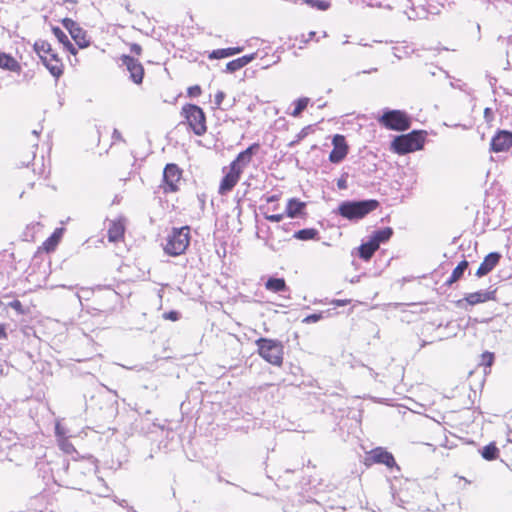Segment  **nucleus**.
<instances>
[{
  "label": "nucleus",
  "instance_id": "nucleus-62",
  "mask_svg": "<svg viewBox=\"0 0 512 512\" xmlns=\"http://www.w3.org/2000/svg\"><path fill=\"white\" fill-rule=\"evenodd\" d=\"M56 433H59V426H56Z\"/></svg>",
  "mask_w": 512,
  "mask_h": 512
},
{
  "label": "nucleus",
  "instance_id": "nucleus-51",
  "mask_svg": "<svg viewBox=\"0 0 512 512\" xmlns=\"http://www.w3.org/2000/svg\"><path fill=\"white\" fill-rule=\"evenodd\" d=\"M112 139L114 141H124L122 134L117 129H114L113 134H112Z\"/></svg>",
  "mask_w": 512,
  "mask_h": 512
},
{
  "label": "nucleus",
  "instance_id": "nucleus-55",
  "mask_svg": "<svg viewBox=\"0 0 512 512\" xmlns=\"http://www.w3.org/2000/svg\"><path fill=\"white\" fill-rule=\"evenodd\" d=\"M7 333L5 331L4 325L0 324V339H6Z\"/></svg>",
  "mask_w": 512,
  "mask_h": 512
},
{
  "label": "nucleus",
  "instance_id": "nucleus-20",
  "mask_svg": "<svg viewBox=\"0 0 512 512\" xmlns=\"http://www.w3.org/2000/svg\"><path fill=\"white\" fill-rule=\"evenodd\" d=\"M243 46L215 49L209 54L210 59H223L243 52Z\"/></svg>",
  "mask_w": 512,
  "mask_h": 512
},
{
  "label": "nucleus",
  "instance_id": "nucleus-36",
  "mask_svg": "<svg viewBox=\"0 0 512 512\" xmlns=\"http://www.w3.org/2000/svg\"><path fill=\"white\" fill-rule=\"evenodd\" d=\"M321 319H323V312L313 313V314L306 316L303 319V323H306V324L316 323V322L320 321Z\"/></svg>",
  "mask_w": 512,
  "mask_h": 512
},
{
  "label": "nucleus",
  "instance_id": "nucleus-17",
  "mask_svg": "<svg viewBox=\"0 0 512 512\" xmlns=\"http://www.w3.org/2000/svg\"><path fill=\"white\" fill-rule=\"evenodd\" d=\"M52 33L69 53H71L72 55L77 54V49L71 43L68 36L65 34V32L60 27L53 26Z\"/></svg>",
  "mask_w": 512,
  "mask_h": 512
},
{
  "label": "nucleus",
  "instance_id": "nucleus-15",
  "mask_svg": "<svg viewBox=\"0 0 512 512\" xmlns=\"http://www.w3.org/2000/svg\"><path fill=\"white\" fill-rule=\"evenodd\" d=\"M502 255L499 252H490L481 262L475 275L478 278L488 275L500 262Z\"/></svg>",
  "mask_w": 512,
  "mask_h": 512
},
{
  "label": "nucleus",
  "instance_id": "nucleus-13",
  "mask_svg": "<svg viewBox=\"0 0 512 512\" xmlns=\"http://www.w3.org/2000/svg\"><path fill=\"white\" fill-rule=\"evenodd\" d=\"M241 174L242 172L238 168H235V164H230L229 171L224 175L220 182L219 194L225 195L231 191L238 183Z\"/></svg>",
  "mask_w": 512,
  "mask_h": 512
},
{
  "label": "nucleus",
  "instance_id": "nucleus-18",
  "mask_svg": "<svg viewBox=\"0 0 512 512\" xmlns=\"http://www.w3.org/2000/svg\"><path fill=\"white\" fill-rule=\"evenodd\" d=\"M124 232V225L120 221H111L107 232L109 242L115 243L119 241L123 238Z\"/></svg>",
  "mask_w": 512,
  "mask_h": 512
},
{
  "label": "nucleus",
  "instance_id": "nucleus-34",
  "mask_svg": "<svg viewBox=\"0 0 512 512\" xmlns=\"http://www.w3.org/2000/svg\"><path fill=\"white\" fill-rule=\"evenodd\" d=\"M243 68L239 58L234 59L226 64V72L234 73Z\"/></svg>",
  "mask_w": 512,
  "mask_h": 512
},
{
  "label": "nucleus",
  "instance_id": "nucleus-41",
  "mask_svg": "<svg viewBox=\"0 0 512 512\" xmlns=\"http://www.w3.org/2000/svg\"><path fill=\"white\" fill-rule=\"evenodd\" d=\"M99 500L101 501L100 505L101 508L105 509H113V507L110 506V504H116V502L108 497H100Z\"/></svg>",
  "mask_w": 512,
  "mask_h": 512
},
{
  "label": "nucleus",
  "instance_id": "nucleus-63",
  "mask_svg": "<svg viewBox=\"0 0 512 512\" xmlns=\"http://www.w3.org/2000/svg\"><path fill=\"white\" fill-rule=\"evenodd\" d=\"M77 298L79 299V301L81 300V297L79 294H76Z\"/></svg>",
  "mask_w": 512,
  "mask_h": 512
},
{
  "label": "nucleus",
  "instance_id": "nucleus-48",
  "mask_svg": "<svg viewBox=\"0 0 512 512\" xmlns=\"http://www.w3.org/2000/svg\"><path fill=\"white\" fill-rule=\"evenodd\" d=\"M130 51L131 53H134L136 55H140L142 52V47L137 43H132L130 45Z\"/></svg>",
  "mask_w": 512,
  "mask_h": 512
},
{
  "label": "nucleus",
  "instance_id": "nucleus-14",
  "mask_svg": "<svg viewBox=\"0 0 512 512\" xmlns=\"http://www.w3.org/2000/svg\"><path fill=\"white\" fill-rule=\"evenodd\" d=\"M259 149V143L251 144L245 150L241 151L230 164H235V168L243 172L244 168L251 162L252 157L257 154Z\"/></svg>",
  "mask_w": 512,
  "mask_h": 512
},
{
  "label": "nucleus",
  "instance_id": "nucleus-50",
  "mask_svg": "<svg viewBox=\"0 0 512 512\" xmlns=\"http://www.w3.org/2000/svg\"><path fill=\"white\" fill-rule=\"evenodd\" d=\"M47 60L56 63V60H61V59L58 57V54L55 53L53 51V49H51V52L47 54Z\"/></svg>",
  "mask_w": 512,
  "mask_h": 512
},
{
  "label": "nucleus",
  "instance_id": "nucleus-56",
  "mask_svg": "<svg viewBox=\"0 0 512 512\" xmlns=\"http://www.w3.org/2000/svg\"><path fill=\"white\" fill-rule=\"evenodd\" d=\"M316 33L314 31H311L309 34H308V39L305 40V42L307 43L308 41L312 40L314 37H315Z\"/></svg>",
  "mask_w": 512,
  "mask_h": 512
},
{
  "label": "nucleus",
  "instance_id": "nucleus-59",
  "mask_svg": "<svg viewBox=\"0 0 512 512\" xmlns=\"http://www.w3.org/2000/svg\"><path fill=\"white\" fill-rule=\"evenodd\" d=\"M374 71H377V68H373V69L368 70V71H363V73H370V72H374Z\"/></svg>",
  "mask_w": 512,
  "mask_h": 512
},
{
  "label": "nucleus",
  "instance_id": "nucleus-60",
  "mask_svg": "<svg viewBox=\"0 0 512 512\" xmlns=\"http://www.w3.org/2000/svg\"><path fill=\"white\" fill-rule=\"evenodd\" d=\"M32 133H33L34 135H38V133H39V132H38L37 130H33V132H32Z\"/></svg>",
  "mask_w": 512,
  "mask_h": 512
},
{
  "label": "nucleus",
  "instance_id": "nucleus-9",
  "mask_svg": "<svg viewBox=\"0 0 512 512\" xmlns=\"http://www.w3.org/2000/svg\"><path fill=\"white\" fill-rule=\"evenodd\" d=\"M181 179V170L176 164L169 163L163 171L162 188L165 193L176 192L178 190V182Z\"/></svg>",
  "mask_w": 512,
  "mask_h": 512
},
{
  "label": "nucleus",
  "instance_id": "nucleus-40",
  "mask_svg": "<svg viewBox=\"0 0 512 512\" xmlns=\"http://www.w3.org/2000/svg\"><path fill=\"white\" fill-rule=\"evenodd\" d=\"M256 56H257V53H251V54H247L242 57H239V59L241 61L242 66L245 67L247 64L252 62L256 58Z\"/></svg>",
  "mask_w": 512,
  "mask_h": 512
},
{
  "label": "nucleus",
  "instance_id": "nucleus-21",
  "mask_svg": "<svg viewBox=\"0 0 512 512\" xmlns=\"http://www.w3.org/2000/svg\"><path fill=\"white\" fill-rule=\"evenodd\" d=\"M0 68L12 72H20L21 70V66L15 58L2 52H0Z\"/></svg>",
  "mask_w": 512,
  "mask_h": 512
},
{
  "label": "nucleus",
  "instance_id": "nucleus-28",
  "mask_svg": "<svg viewBox=\"0 0 512 512\" xmlns=\"http://www.w3.org/2000/svg\"><path fill=\"white\" fill-rule=\"evenodd\" d=\"M319 232L315 228H304L296 231L293 238L301 241L318 239Z\"/></svg>",
  "mask_w": 512,
  "mask_h": 512
},
{
  "label": "nucleus",
  "instance_id": "nucleus-19",
  "mask_svg": "<svg viewBox=\"0 0 512 512\" xmlns=\"http://www.w3.org/2000/svg\"><path fill=\"white\" fill-rule=\"evenodd\" d=\"M393 235V229L391 227H384L378 230H375L371 236L370 240L379 248L382 243L387 242Z\"/></svg>",
  "mask_w": 512,
  "mask_h": 512
},
{
  "label": "nucleus",
  "instance_id": "nucleus-37",
  "mask_svg": "<svg viewBox=\"0 0 512 512\" xmlns=\"http://www.w3.org/2000/svg\"><path fill=\"white\" fill-rule=\"evenodd\" d=\"M305 500V502L309 505H311V507L309 508L310 510H315L317 511L320 507V504L319 502L315 501V500H311V499H306L304 496H299L298 498V502L299 504L301 505L302 502Z\"/></svg>",
  "mask_w": 512,
  "mask_h": 512
},
{
  "label": "nucleus",
  "instance_id": "nucleus-61",
  "mask_svg": "<svg viewBox=\"0 0 512 512\" xmlns=\"http://www.w3.org/2000/svg\"><path fill=\"white\" fill-rule=\"evenodd\" d=\"M324 106H325V103L320 104L318 107H319V108H322V107H324Z\"/></svg>",
  "mask_w": 512,
  "mask_h": 512
},
{
  "label": "nucleus",
  "instance_id": "nucleus-53",
  "mask_svg": "<svg viewBox=\"0 0 512 512\" xmlns=\"http://www.w3.org/2000/svg\"><path fill=\"white\" fill-rule=\"evenodd\" d=\"M279 198H280V196H279V195L274 194V195H271V196L266 197V202H267V203H273V202L278 201V200H279Z\"/></svg>",
  "mask_w": 512,
  "mask_h": 512
},
{
  "label": "nucleus",
  "instance_id": "nucleus-16",
  "mask_svg": "<svg viewBox=\"0 0 512 512\" xmlns=\"http://www.w3.org/2000/svg\"><path fill=\"white\" fill-rule=\"evenodd\" d=\"M305 207V202H302L297 198H291L288 200L285 212L288 217L296 218L304 213Z\"/></svg>",
  "mask_w": 512,
  "mask_h": 512
},
{
  "label": "nucleus",
  "instance_id": "nucleus-24",
  "mask_svg": "<svg viewBox=\"0 0 512 512\" xmlns=\"http://www.w3.org/2000/svg\"><path fill=\"white\" fill-rule=\"evenodd\" d=\"M469 267V262L467 260H462L458 263V265L454 268L452 271L450 277L446 280V285H452L453 283L457 282L459 279H461L465 273V271Z\"/></svg>",
  "mask_w": 512,
  "mask_h": 512
},
{
  "label": "nucleus",
  "instance_id": "nucleus-45",
  "mask_svg": "<svg viewBox=\"0 0 512 512\" xmlns=\"http://www.w3.org/2000/svg\"><path fill=\"white\" fill-rule=\"evenodd\" d=\"M484 118H485L486 122H488V123L493 121L494 113H493V110L491 108L486 107L484 109Z\"/></svg>",
  "mask_w": 512,
  "mask_h": 512
},
{
  "label": "nucleus",
  "instance_id": "nucleus-8",
  "mask_svg": "<svg viewBox=\"0 0 512 512\" xmlns=\"http://www.w3.org/2000/svg\"><path fill=\"white\" fill-rule=\"evenodd\" d=\"M373 463L383 464L389 469L396 468L400 470L392 453L383 447H376L366 454L365 464L370 465Z\"/></svg>",
  "mask_w": 512,
  "mask_h": 512
},
{
  "label": "nucleus",
  "instance_id": "nucleus-44",
  "mask_svg": "<svg viewBox=\"0 0 512 512\" xmlns=\"http://www.w3.org/2000/svg\"><path fill=\"white\" fill-rule=\"evenodd\" d=\"M225 98V93L223 91H218L215 95V108H220V105L222 104L223 100Z\"/></svg>",
  "mask_w": 512,
  "mask_h": 512
},
{
  "label": "nucleus",
  "instance_id": "nucleus-49",
  "mask_svg": "<svg viewBox=\"0 0 512 512\" xmlns=\"http://www.w3.org/2000/svg\"><path fill=\"white\" fill-rule=\"evenodd\" d=\"M9 305H10V307H12L13 309L17 310L18 312H20V313L23 312L22 304H21V302L19 300H14Z\"/></svg>",
  "mask_w": 512,
  "mask_h": 512
},
{
  "label": "nucleus",
  "instance_id": "nucleus-12",
  "mask_svg": "<svg viewBox=\"0 0 512 512\" xmlns=\"http://www.w3.org/2000/svg\"><path fill=\"white\" fill-rule=\"evenodd\" d=\"M333 149L329 154V161L332 163H340L348 153V145L345 137L336 134L332 138Z\"/></svg>",
  "mask_w": 512,
  "mask_h": 512
},
{
  "label": "nucleus",
  "instance_id": "nucleus-57",
  "mask_svg": "<svg viewBox=\"0 0 512 512\" xmlns=\"http://www.w3.org/2000/svg\"><path fill=\"white\" fill-rule=\"evenodd\" d=\"M62 467H63V469H65V470H66V469H68V467H69V463L67 462V460H65V459H63V460H62Z\"/></svg>",
  "mask_w": 512,
  "mask_h": 512
},
{
  "label": "nucleus",
  "instance_id": "nucleus-35",
  "mask_svg": "<svg viewBox=\"0 0 512 512\" xmlns=\"http://www.w3.org/2000/svg\"><path fill=\"white\" fill-rule=\"evenodd\" d=\"M61 23H62L63 27L69 32V34L71 32H73V30L76 29V27L79 25L78 23H76L74 20H72L70 18L62 19Z\"/></svg>",
  "mask_w": 512,
  "mask_h": 512
},
{
  "label": "nucleus",
  "instance_id": "nucleus-39",
  "mask_svg": "<svg viewBox=\"0 0 512 512\" xmlns=\"http://www.w3.org/2000/svg\"><path fill=\"white\" fill-rule=\"evenodd\" d=\"M347 178H348V173H343L341 175V177L337 180V187H338V189H340V190L347 189V187H348V185H347Z\"/></svg>",
  "mask_w": 512,
  "mask_h": 512
},
{
  "label": "nucleus",
  "instance_id": "nucleus-26",
  "mask_svg": "<svg viewBox=\"0 0 512 512\" xmlns=\"http://www.w3.org/2000/svg\"><path fill=\"white\" fill-rule=\"evenodd\" d=\"M44 66L48 69L52 76L58 79L63 74V64L61 60H56V63L47 60V56L41 59Z\"/></svg>",
  "mask_w": 512,
  "mask_h": 512
},
{
  "label": "nucleus",
  "instance_id": "nucleus-10",
  "mask_svg": "<svg viewBox=\"0 0 512 512\" xmlns=\"http://www.w3.org/2000/svg\"><path fill=\"white\" fill-rule=\"evenodd\" d=\"M512 147V131L499 129L490 141V150L499 153Z\"/></svg>",
  "mask_w": 512,
  "mask_h": 512
},
{
  "label": "nucleus",
  "instance_id": "nucleus-5",
  "mask_svg": "<svg viewBox=\"0 0 512 512\" xmlns=\"http://www.w3.org/2000/svg\"><path fill=\"white\" fill-rule=\"evenodd\" d=\"M378 122L393 131H406L411 126V118L402 110L385 109Z\"/></svg>",
  "mask_w": 512,
  "mask_h": 512
},
{
  "label": "nucleus",
  "instance_id": "nucleus-47",
  "mask_svg": "<svg viewBox=\"0 0 512 512\" xmlns=\"http://www.w3.org/2000/svg\"><path fill=\"white\" fill-rule=\"evenodd\" d=\"M290 474H292V471H291V470H289V469H287V470L284 472V475H282V476H280V477L278 478V480H277V486H279V487H280V486L286 487V486L284 485V481H285V479H284V478H285V476H289Z\"/></svg>",
  "mask_w": 512,
  "mask_h": 512
},
{
  "label": "nucleus",
  "instance_id": "nucleus-46",
  "mask_svg": "<svg viewBox=\"0 0 512 512\" xmlns=\"http://www.w3.org/2000/svg\"><path fill=\"white\" fill-rule=\"evenodd\" d=\"M265 219L270 222H280L283 219V214L265 215Z\"/></svg>",
  "mask_w": 512,
  "mask_h": 512
},
{
  "label": "nucleus",
  "instance_id": "nucleus-22",
  "mask_svg": "<svg viewBox=\"0 0 512 512\" xmlns=\"http://www.w3.org/2000/svg\"><path fill=\"white\" fill-rule=\"evenodd\" d=\"M265 288L268 291L279 293L288 290L285 279L277 277H269L265 282Z\"/></svg>",
  "mask_w": 512,
  "mask_h": 512
},
{
  "label": "nucleus",
  "instance_id": "nucleus-32",
  "mask_svg": "<svg viewBox=\"0 0 512 512\" xmlns=\"http://www.w3.org/2000/svg\"><path fill=\"white\" fill-rule=\"evenodd\" d=\"M305 3L313 8L325 11L330 7V3L326 0H303Z\"/></svg>",
  "mask_w": 512,
  "mask_h": 512
},
{
  "label": "nucleus",
  "instance_id": "nucleus-52",
  "mask_svg": "<svg viewBox=\"0 0 512 512\" xmlns=\"http://www.w3.org/2000/svg\"><path fill=\"white\" fill-rule=\"evenodd\" d=\"M334 305L336 306H345L349 303V300H342V299H336V300H333L332 302Z\"/></svg>",
  "mask_w": 512,
  "mask_h": 512
},
{
  "label": "nucleus",
  "instance_id": "nucleus-27",
  "mask_svg": "<svg viewBox=\"0 0 512 512\" xmlns=\"http://www.w3.org/2000/svg\"><path fill=\"white\" fill-rule=\"evenodd\" d=\"M499 453L500 451L494 442L487 444L480 450L482 458L487 461L496 460L499 457Z\"/></svg>",
  "mask_w": 512,
  "mask_h": 512
},
{
  "label": "nucleus",
  "instance_id": "nucleus-30",
  "mask_svg": "<svg viewBox=\"0 0 512 512\" xmlns=\"http://www.w3.org/2000/svg\"><path fill=\"white\" fill-rule=\"evenodd\" d=\"M310 99L307 97H302L294 101V109L291 112L293 117H299L302 112L307 108Z\"/></svg>",
  "mask_w": 512,
  "mask_h": 512
},
{
  "label": "nucleus",
  "instance_id": "nucleus-4",
  "mask_svg": "<svg viewBox=\"0 0 512 512\" xmlns=\"http://www.w3.org/2000/svg\"><path fill=\"white\" fill-rule=\"evenodd\" d=\"M259 355L268 363L274 366H281L283 363L284 347L279 340L259 338L256 340Z\"/></svg>",
  "mask_w": 512,
  "mask_h": 512
},
{
  "label": "nucleus",
  "instance_id": "nucleus-33",
  "mask_svg": "<svg viewBox=\"0 0 512 512\" xmlns=\"http://www.w3.org/2000/svg\"><path fill=\"white\" fill-rule=\"evenodd\" d=\"M494 353L486 351L481 355V365L491 367L494 363Z\"/></svg>",
  "mask_w": 512,
  "mask_h": 512
},
{
  "label": "nucleus",
  "instance_id": "nucleus-29",
  "mask_svg": "<svg viewBox=\"0 0 512 512\" xmlns=\"http://www.w3.org/2000/svg\"><path fill=\"white\" fill-rule=\"evenodd\" d=\"M63 228H57L52 235L44 242V248L46 251H52L58 245L61 236L63 234Z\"/></svg>",
  "mask_w": 512,
  "mask_h": 512
},
{
  "label": "nucleus",
  "instance_id": "nucleus-38",
  "mask_svg": "<svg viewBox=\"0 0 512 512\" xmlns=\"http://www.w3.org/2000/svg\"><path fill=\"white\" fill-rule=\"evenodd\" d=\"M311 126L304 127L297 135L295 141L291 142L290 145H293L294 143H298L301 140H303L308 134Z\"/></svg>",
  "mask_w": 512,
  "mask_h": 512
},
{
  "label": "nucleus",
  "instance_id": "nucleus-43",
  "mask_svg": "<svg viewBox=\"0 0 512 512\" xmlns=\"http://www.w3.org/2000/svg\"><path fill=\"white\" fill-rule=\"evenodd\" d=\"M163 317L166 320L177 321L180 317V314H179V312H177L175 310H171L169 312L164 313Z\"/></svg>",
  "mask_w": 512,
  "mask_h": 512
},
{
  "label": "nucleus",
  "instance_id": "nucleus-2",
  "mask_svg": "<svg viewBox=\"0 0 512 512\" xmlns=\"http://www.w3.org/2000/svg\"><path fill=\"white\" fill-rule=\"evenodd\" d=\"M427 132L424 130H413L407 134L394 137L391 142V149L399 155H406L424 147Z\"/></svg>",
  "mask_w": 512,
  "mask_h": 512
},
{
  "label": "nucleus",
  "instance_id": "nucleus-58",
  "mask_svg": "<svg viewBox=\"0 0 512 512\" xmlns=\"http://www.w3.org/2000/svg\"><path fill=\"white\" fill-rule=\"evenodd\" d=\"M123 503L127 504V502L125 500H123V502L119 503L118 505L121 506V508H126L127 506L124 505Z\"/></svg>",
  "mask_w": 512,
  "mask_h": 512
},
{
  "label": "nucleus",
  "instance_id": "nucleus-6",
  "mask_svg": "<svg viewBox=\"0 0 512 512\" xmlns=\"http://www.w3.org/2000/svg\"><path fill=\"white\" fill-rule=\"evenodd\" d=\"M181 114L185 117L195 135L202 136L206 133V115L201 107L196 104H185L182 107Z\"/></svg>",
  "mask_w": 512,
  "mask_h": 512
},
{
  "label": "nucleus",
  "instance_id": "nucleus-42",
  "mask_svg": "<svg viewBox=\"0 0 512 512\" xmlns=\"http://www.w3.org/2000/svg\"><path fill=\"white\" fill-rule=\"evenodd\" d=\"M202 90L199 85H194L188 88L187 93L190 97H197L201 94Z\"/></svg>",
  "mask_w": 512,
  "mask_h": 512
},
{
  "label": "nucleus",
  "instance_id": "nucleus-54",
  "mask_svg": "<svg viewBox=\"0 0 512 512\" xmlns=\"http://www.w3.org/2000/svg\"><path fill=\"white\" fill-rule=\"evenodd\" d=\"M61 447H62V449H63L65 452H67V453H68V452H70V449H72V448H73L72 444H70L69 442H63V443L61 444Z\"/></svg>",
  "mask_w": 512,
  "mask_h": 512
},
{
  "label": "nucleus",
  "instance_id": "nucleus-3",
  "mask_svg": "<svg viewBox=\"0 0 512 512\" xmlns=\"http://www.w3.org/2000/svg\"><path fill=\"white\" fill-rule=\"evenodd\" d=\"M190 231L189 226L173 227L167 235L164 252L174 257L184 254L190 244Z\"/></svg>",
  "mask_w": 512,
  "mask_h": 512
},
{
  "label": "nucleus",
  "instance_id": "nucleus-1",
  "mask_svg": "<svg viewBox=\"0 0 512 512\" xmlns=\"http://www.w3.org/2000/svg\"><path fill=\"white\" fill-rule=\"evenodd\" d=\"M379 206L375 199L346 200L339 204L337 213L345 219L356 221L363 219Z\"/></svg>",
  "mask_w": 512,
  "mask_h": 512
},
{
  "label": "nucleus",
  "instance_id": "nucleus-31",
  "mask_svg": "<svg viewBox=\"0 0 512 512\" xmlns=\"http://www.w3.org/2000/svg\"><path fill=\"white\" fill-rule=\"evenodd\" d=\"M51 49V44L44 40L36 41L34 44V50L40 59H42L43 56H47V54L51 52Z\"/></svg>",
  "mask_w": 512,
  "mask_h": 512
},
{
  "label": "nucleus",
  "instance_id": "nucleus-64",
  "mask_svg": "<svg viewBox=\"0 0 512 512\" xmlns=\"http://www.w3.org/2000/svg\"><path fill=\"white\" fill-rule=\"evenodd\" d=\"M426 345V342L424 341L422 344H421V347H424Z\"/></svg>",
  "mask_w": 512,
  "mask_h": 512
},
{
  "label": "nucleus",
  "instance_id": "nucleus-25",
  "mask_svg": "<svg viewBox=\"0 0 512 512\" xmlns=\"http://www.w3.org/2000/svg\"><path fill=\"white\" fill-rule=\"evenodd\" d=\"M377 250L378 247H376V245L369 239L358 247V255L364 261H368Z\"/></svg>",
  "mask_w": 512,
  "mask_h": 512
},
{
  "label": "nucleus",
  "instance_id": "nucleus-23",
  "mask_svg": "<svg viewBox=\"0 0 512 512\" xmlns=\"http://www.w3.org/2000/svg\"><path fill=\"white\" fill-rule=\"evenodd\" d=\"M70 36L81 49L90 45V40L87 39V32L79 25L70 33Z\"/></svg>",
  "mask_w": 512,
  "mask_h": 512
},
{
  "label": "nucleus",
  "instance_id": "nucleus-7",
  "mask_svg": "<svg viewBox=\"0 0 512 512\" xmlns=\"http://www.w3.org/2000/svg\"><path fill=\"white\" fill-rule=\"evenodd\" d=\"M496 289L479 290L476 292L468 293L464 298L456 302L457 307L468 310L469 306L485 303L488 301L496 300Z\"/></svg>",
  "mask_w": 512,
  "mask_h": 512
},
{
  "label": "nucleus",
  "instance_id": "nucleus-11",
  "mask_svg": "<svg viewBox=\"0 0 512 512\" xmlns=\"http://www.w3.org/2000/svg\"><path fill=\"white\" fill-rule=\"evenodd\" d=\"M122 65L126 67V69L130 73V79L135 84H141L144 77V68L142 64L135 58L129 55L121 56Z\"/></svg>",
  "mask_w": 512,
  "mask_h": 512
}]
</instances>
